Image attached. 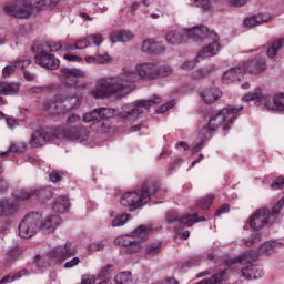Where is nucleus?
<instances>
[{
	"mask_svg": "<svg viewBox=\"0 0 284 284\" xmlns=\"http://www.w3.org/2000/svg\"><path fill=\"white\" fill-rule=\"evenodd\" d=\"M139 81L136 68L124 67L116 77L102 78L97 82L95 99H112V97H125L134 90V83Z\"/></svg>",
	"mask_w": 284,
	"mask_h": 284,
	"instance_id": "1",
	"label": "nucleus"
},
{
	"mask_svg": "<svg viewBox=\"0 0 284 284\" xmlns=\"http://www.w3.org/2000/svg\"><path fill=\"white\" fill-rule=\"evenodd\" d=\"M161 186L158 182L146 180L142 183L141 190L125 192L120 197V203L123 207H129V212H134L143 205H148L152 200L153 194H159Z\"/></svg>",
	"mask_w": 284,
	"mask_h": 284,
	"instance_id": "2",
	"label": "nucleus"
},
{
	"mask_svg": "<svg viewBox=\"0 0 284 284\" xmlns=\"http://www.w3.org/2000/svg\"><path fill=\"white\" fill-rule=\"evenodd\" d=\"M186 37L189 39H212L213 42L204 47L195 58L196 63L203 61V59H211V57H216L219 50H221V44H219V36L214 31H210L207 27L200 26L193 27L185 30Z\"/></svg>",
	"mask_w": 284,
	"mask_h": 284,
	"instance_id": "3",
	"label": "nucleus"
},
{
	"mask_svg": "<svg viewBox=\"0 0 284 284\" xmlns=\"http://www.w3.org/2000/svg\"><path fill=\"white\" fill-rule=\"evenodd\" d=\"M71 256H74V248H72L70 243H65L62 246L53 248L48 255H37L34 264L39 268H45L54 265V263H65Z\"/></svg>",
	"mask_w": 284,
	"mask_h": 284,
	"instance_id": "4",
	"label": "nucleus"
},
{
	"mask_svg": "<svg viewBox=\"0 0 284 284\" xmlns=\"http://www.w3.org/2000/svg\"><path fill=\"white\" fill-rule=\"evenodd\" d=\"M158 103H161V97L153 95V98L149 100H138L132 104H124L119 111V119H121L123 123L136 121L139 115L143 114V110H150L152 105H158Z\"/></svg>",
	"mask_w": 284,
	"mask_h": 284,
	"instance_id": "5",
	"label": "nucleus"
},
{
	"mask_svg": "<svg viewBox=\"0 0 284 284\" xmlns=\"http://www.w3.org/2000/svg\"><path fill=\"white\" fill-rule=\"evenodd\" d=\"M83 98L79 94H72L68 90H61L58 94L53 95L50 100V104L54 105L55 114H65L70 110H77L81 106Z\"/></svg>",
	"mask_w": 284,
	"mask_h": 284,
	"instance_id": "6",
	"label": "nucleus"
},
{
	"mask_svg": "<svg viewBox=\"0 0 284 284\" xmlns=\"http://www.w3.org/2000/svg\"><path fill=\"white\" fill-rule=\"evenodd\" d=\"M284 206V197H282L273 207L272 211L267 209H260L250 219V226L252 230L258 232L263 230L266 225H272L278 219L281 211Z\"/></svg>",
	"mask_w": 284,
	"mask_h": 284,
	"instance_id": "7",
	"label": "nucleus"
},
{
	"mask_svg": "<svg viewBox=\"0 0 284 284\" xmlns=\"http://www.w3.org/2000/svg\"><path fill=\"white\" fill-rule=\"evenodd\" d=\"M242 101L250 103V101H255V105H264L267 110H278L284 112V94L281 93L272 98L271 95H263L261 91H254L245 94Z\"/></svg>",
	"mask_w": 284,
	"mask_h": 284,
	"instance_id": "8",
	"label": "nucleus"
},
{
	"mask_svg": "<svg viewBox=\"0 0 284 284\" xmlns=\"http://www.w3.org/2000/svg\"><path fill=\"white\" fill-rule=\"evenodd\" d=\"M243 110V105L240 106H232L229 105L222 110H220L217 113H214L210 121H209V128L211 130H219L223 123L224 130H230L232 123H234V120L236 119V114Z\"/></svg>",
	"mask_w": 284,
	"mask_h": 284,
	"instance_id": "9",
	"label": "nucleus"
},
{
	"mask_svg": "<svg viewBox=\"0 0 284 284\" xmlns=\"http://www.w3.org/2000/svg\"><path fill=\"white\" fill-rule=\"evenodd\" d=\"M3 12L16 19H29L34 12V6L29 0H16L3 8Z\"/></svg>",
	"mask_w": 284,
	"mask_h": 284,
	"instance_id": "10",
	"label": "nucleus"
},
{
	"mask_svg": "<svg viewBox=\"0 0 284 284\" xmlns=\"http://www.w3.org/2000/svg\"><path fill=\"white\" fill-rule=\"evenodd\" d=\"M43 215L39 212H32L24 216L19 224V235L22 239H32L34 234L40 230L39 223Z\"/></svg>",
	"mask_w": 284,
	"mask_h": 284,
	"instance_id": "11",
	"label": "nucleus"
},
{
	"mask_svg": "<svg viewBox=\"0 0 284 284\" xmlns=\"http://www.w3.org/2000/svg\"><path fill=\"white\" fill-rule=\"evenodd\" d=\"M62 77L67 88H77L83 90L85 88V72L80 69H62Z\"/></svg>",
	"mask_w": 284,
	"mask_h": 284,
	"instance_id": "12",
	"label": "nucleus"
},
{
	"mask_svg": "<svg viewBox=\"0 0 284 284\" xmlns=\"http://www.w3.org/2000/svg\"><path fill=\"white\" fill-rule=\"evenodd\" d=\"M37 50V54L34 55L37 65H40L45 70H57L59 65H61L59 59H57L54 54L40 47V44H38Z\"/></svg>",
	"mask_w": 284,
	"mask_h": 284,
	"instance_id": "13",
	"label": "nucleus"
},
{
	"mask_svg": "<svg viewBox=\"0 0 284 284\" xmlns=\"http://www.w3.org/2000/svg\"><path fill=\"white\" fill-rule=\"evenodd\" d=\"M103 43V36L101 33H93L87 36L83 39L77 40L74 44L69 47H64V50H85V48H91V45L95 47V54L99 52V45Z\"/></svg>",
	"mask_w": 284,
	"mask_h": 284,
	"instance_id": "14",
	"label": "nucleus"
},
{
	"mask_svg": "<svg viewBox=\"0 0 284 284\" xmlns=\"http://www.w3.org/2000/svg\"><path fill=\"white\" fill-rule=\"evenodd\" d=\"M165 221L169 224L176 223L178 221L181 227H192L194 223H201V221H205V217L199 219V214L194 213L187 214L179 219V213H176L175 211H170L165 216Z\"/></svg>",
	"mask_w": 284,
	"mask_h": 284,
	"instance_id": "15",
	"label": "nucleus"
},
{
	"mask_svg": "<svg viewBox=\"0 0 284 284\" xmlns=\"http://www.w3.org/2000/svg\"><path fill=\"white\" fill-rule=\"evenodd\" d=\"M55 138L57 133L54 132V129H40L31 135L30 145L32 148H43L45 143L54 141Z\"/></svg>",
	"mask_w": 284,
	"mask_h": 284,
	"instance_id": "16",
	"label": "nucleus"
},
{
	"mask_svg": "<svg viewBox=\"0 0 284 284\" xmlns=\"http://www.w3.org/2000/svg\"><path fill=\"white\" fill-rule=\"evenodd\" d=\"M114 115V109L99 108L83 115L84 123H101L103 119H111Z\"/></svg>",
	"mask_w": 284,
	"mask_h": 284,
	"instance_id": "17",
	"label": "nucleus"
},
{
	"mask_svg": "<svg viewBox=\"0 0 284 284\" xmlns=\"http://www.w3.org/2000/svg\"><path fill=\"white\" fill-rule=\"evenodd\" d=\"M135 72L139 81H141V79L152 80L159 77V69H156L154 63L136 64Z\"/></svg>",
	"mask_w": 284,
	"mask_h": 284,
	"instance_id": "18",
	"label": "nucleus"
},
{
	"mask_svg": "<svg viewBox=\"0 0 284 284\" xmlns=\"http://www.w3.org/2000/svg\"><path fill=\"white\" fill-rule=\"evenodd\" d=\"M64 139H68L69 141H88L90 139V130L83 126H73L69 130H65L63 132Z\"/></svg>",
	"mask_w": 284,
	"mask_h": 284,
	"instance_id": "19",
	"label": "nucleus"
},
{
	"mask_svg": "<svg viewBox=\"0 0 284 284\" xmlns=\"http://www.w3.org/2000/svg\"><path fill=\"white\" fill-rule=\"evenodd\" d=\"M265 68V59L256 57L253 60L244 62L242 70H244V72H250L251 74H258V72H264Z\"/></svg>",
	"mask_w": 284,
	"mask_h": 284,
	"instance_id": "20",
	"label": "nucleus"
},
{
	"mask_svg": "<svg viewBox=\"0 0 284 284\" xmlns=\"http://www.w3.org/2000/svg\"><path fill=\"white\" fill-rule=\"evenodd\" d=\"M61 225V217L58 215H51L44 221L39 223L40 230L43 234H52Z\"/></svg>",
	"mask_w": 284,
	"mask_h": 284,
	"instance_id": "21",
	"label": "nucleus"
},
{
	"mask_svg": "<svg viewBox=\"0 0 284 284\" xmlns=\"http://www.w3.org/2000/svg\"><path fill=\"white\" fill-rule=\"evenodd\" d=\"M243 278L253 281L263 276V267L258 265H247L241 270Z\"/></svg>",
	"mask_w": 284,
	"mask_h": 284,
	"instance_id": "22",
	"label": "nucleus"
},
{
	"mask_svg": "<svg viewBox=\"0 0 284 284\" xmlns=\"http://www.w3.org/2000/svg\"><path fill=\"white\" fill-rule=\"evenodd\" d=\"M142 52H146V54H163L165 47L154 40H145L142 43Z\"/></svg>",
	"mask_w": 284,
	"mask_h": 284,
	"instance_id": "23",
	"label": "nucleus"
},
{
	"mask_svg": "<svg viewBox=\"0 0 284 284\" xmlns=\"http://www.w3.org/2000/svg\"><path fill=\"white\" fill-rule=\"evenodd\" d=\"M109 39L111 43H125L134 39V33L125 30L113 31L110 33Z\"/></svg>",
	"mask_w": 284,
	"mask_h": 284,
	"instance_id": "24",
	"label": "nucleus"
},
{
	"mask_svg": "<svg viewBox=\"0 0 284 284\" xmlns=\"http://www.w3.org/2000/svg\"><path fill=\"white\" fill-rule=\"evenodd\" d=\"M201 99L206 103L207 105L214 103V101H219L221 97H223V93L217 88H210L205 89L201 94Z\"/></svg>",
	"mask_w": 284,
	"mask_h": 284,
	"instance_id": "25",
	"label": "nucleus"
},
{
	"mask_svg": "<svg viewBox=\"0 0 284 284\" xmlns=\"http://www.w3.org/2000/svg\"><path fill=\"white\" fill-rule=\"evenodd\" d=\"M256 261H258V255L252 251H248L233 260H230L229 265H236V263H240V265H247Z\"/></svg>",
	"mask_w": 284,
	"mask_h": 284,
	"instance_id": "26",
	"label": "nucleus"
},
{
	"mask_svg": "<svg viewBox=\"0 0 284 284\" xmlns=\"http://www.w3.org/2000/svg\"><path fill=\"white\" fill-rule=\"evenodd\" d=\"M17 210H19V206L14 201L8 199L0 200V216H12Z\"/></svg>",
	"mask_w": 284,
	"mask_h": 284,
	"instance_id": "27",
	"label": "nucleus"
},
{
	"mask_svg": "<svg viewBox=\"0 0 284 284\" xmlns=\"http://www.w3.org/2000/svg\"><path fill=\"white\" fill-rule=\"evenodd\" d=\"M243 67H235L224 72L222 77L223 83H234V81H239L241 77L243 75Z\"/></svg>",
	"mask_w": 284,
	"mask_h": 284,
	"instance_id": "28",
	"label": "nucleus"
},
{
	"mask_svg": "<svg viewBox=\"0 0 284 284\" xmlns=\"http://www.w3.org/2000/svg\"><path fill=\"white\" fill-rule=\"evenodd\" d=\"M283 45H284L283 38L268 42V49L266 50V57H268V59H274V57H276V54H278V50H281V48H283Z\"/></svg>",
	"mask_w": 284,
	"mask_h": 284,
	"instance_id": "29",
	"label": "nucleus"
},
{
	"mask_svg": "<svg viewBox=\"0 0 284 284\" xmlns=\"http://www.w3.org/2000/svg\"><path fill=\"white\" fill-rule=\"evenodd\" d=\"M19 92V84L14 82H0V94L10 97Z\"/></svg>",
	"mask_w": 284,
	"mask_h": 284,
	"instance_id": "30",
	"label": "nucleus"
},
{
	"mask_svg": "<svg viewBox=\"0 0 284 284\" xmlns=\"http://www.w3.org/2000/svg\"><path fill=\"white\" fill-rule=\"evenodd\" d=\"M37 187L20 189L13 193L16 201H28L36 196Z\"/></svg>",
	"mask_w": 284,
	"mask_h": 284,
	"instance_id": "31",
	"label": "nucleus"
},
{
	"mask_svg": "<svg viewBox=\"0 0 284 284\" xmlns=\"http://www.w3.org/2000/svg\"><path fill=\"white\" fill-rule=\"evenodd\" d=\"M69 207L70 201L63 195L55 199L53 203V212H58V214H63L64 212H68Z\"/></svg>",
	"mask_w": 284,
	"mask_h": 284,
	"instance_id": "32",
	"label": "nucleus"
},
{
	"mask_svg": "<svg viewBox=\"0 0 284 284\" xmlns=\"http://www.w3.org/2000/svg\"><path fill=\"white\" fill-rule=\"evenodd\" d=\"M162 245L163 242L149 243L145 246H143L142 252L144 256H156L161 254Z\"/></svg>",
	"mask_w": 284,
	"mask_h": 284,
	"instance_id": "33",
	"label": "nucleus"
},
{
	"mask_svg": "<svg viewBox=\"0 0 284 284\" xmlns=\"http://www.w3.org/2000/svg\"><path fill=\"white\" fill-rule=\"evenodd\" d=\"M165 41L169 45H181L183 43V32L176 30L170 31L165 36Z\"/></svg>",
	"mask_w": 284,
	"mask_h": 284,
	"instance_id": "34",
	"label": "nucleus"
},
{
	"mask_svg": "<svg viewBox=\"0 0 284 284\" xmlns=\"http://www.w3.org/2000/svg\"><path fill=\"white\" fill-rule=\"evenodd\" d=\"M39 47L50 53V52H59L61 48H65L67 45H63L61 41L59 42L49 41V42L40 43Z\"/></svg>",
	"mask_w": 284,
	"mask_h": 284,
	"instance_id": "35",
	"label": "nucleus"
},
{
	"mask_svg": "<svg viewBox=\"0 0 284 284\" xmlns=\"http://www.w3.org/2000/svg\"><path fill=\"white\" fill-rule=\"evenodd\" d=\"M94 54H97V57L88 55L84 58L87 63H101L102 65H105V63H110V55H101L98 54L97 51H94Z\"/></svg>",
	"mask_w": 284,
	"mask_h": 284,
	"instance_id": "36",
	"label": "nucleus"
},
{
	"mask_svg": "<svg viewBox=\"0 0 284 284\" xmlns=\"http://www.w3.org/2000/svg\"><path fill=\"white\" fill-rule=\"evenodd\" d=\"M59 3V0H39L36 2V10H52V8H55V6Z\"/></svg>",
	"mask_w": 284,
	"mask_h": 284,
	"instance_id": "37",
	"label": "nucleus"
},
{
	"mask_svg": "<svg viewBox=\"0 0 284 284\" xmlns=\"http://www.w3.org/2000/svg\"><path fill=\"white\" fill-rule=\"evenodd\" d=\"M114 271V265L108 264L106 266L102 267V270L99 273V280L100 282L98 284H106L108 281H110V272Z\"/></svg>",
	"mask_w": 284,
	"mask_h": 284,
	"instance_id": "38",
	"label": "nucleus"
},
{
	"mask_svg": "<svg viewBox=\"0 0 284 284\" xmlns=\"http://www.w3.org/2000/svg\"><path fill=\"white\" fill-rule=\"evenodd\" d=\"M30 273L27 268H22L18 273L13 275H6L1 281L0 284H6V283H12L13 281H17L21 278V276H28Z\"/></svg>",
	"mask_w": 284,
	"mask_h": 284,
	"instance_id": "39",
	"label": "nucleus"
},
{
	"mask_svg": "<svg viewBox=\"0 0 284 284\" xmlns=\"http://www.w3.org/2000/svg\"><path fill=\"white\" fill-rule=\"evenodd\" d=\"M36 196L40 199V201H48V199H52V189L50 187H36Z\"/></svg>",
	"mask_w": 284,
	"mask_h": 284,
	"instance_id": "40",
	"label": "nucleus"
},
{
	"mask_svg": "<svg viewBox=\"0 0 284 284\" xmlns=\"http://www.w3.org/2000/svg\"><path fill=\"white\" fill-rule=\"evenodd\" d=\"M26 143H12L8 151L0 153V156H8L9 152H16L17 154H21L26 152Z\"/></svg>",
	"mask_w": 284,
	"mask_h": 284,
	"instance_id": "41",
	"label": "nucleus"
},
{
	"mask_svg": "<svg viewBox=\"0 0 284 284\" xmlns=\"http://www.w3.org/2000/svg\"><path fill=\"white\" fill-rule=\"evenodd\" d=\"M116 245H120L121 247H132L138 246L139 243L134 241V237L130 236H123L115 240Z\"/></svg>",
	"mask_w": 284,
	"mask_h": 284,
	"instance_id": "42",
	"label": "nucleus"
},
{
	"mask_svg": "<svg viewBox=\"0 0 284 284\" xmlns=\"http://www.w3.org/2000/svg\"><path fill=\"white\" fill-rule=\"evenodd\" d=\"M19 258V246H14L13 248L9 250L7 257L4 258L6 265H12L14 261Z\"/></svg>",
	"mask_w": 284,
	"mask_h": 284,
	"instance_id": "43",
	"label": "nucleus"
},
{
	"mask_svg": "<svg viewBox=\"0 0 284 284\" xmlns=\"http://www.w3.org/2000/svg\"><path fill=\"white\" fill-rule=\"evenodd\" d=\"M114 281L116 284H128L130 281H132V273L121 272L115 275Z\"/></svg>",
	"mask_w": 284,
	"mask_h": 284,
	"instance_id": "44",
	"label": "nucleus"
},
{
	"mask_svg": "<svg viewBox=\"0 0 284 284\" xmlns=\"http://www.w3.org/2000/svg\"><path fill=\"white\" fill-rule=\"evenodd\" d=\"M214 202V194H209L197 202L200 210H210V205Z\"/></svg>",
	"mask_w": 284,
	"mask_h": 284,
	"instance_id": "45",
	"label": "nucleus"
},
{
	"mask_svg": "<svg viewBox=\"0 0 284 284\" xmlns=\"http://www.w3.org/2000/svg\"><path fill=\"white\" fill-rule=\"evenodd\" d=\"M130 221V214H122L112 221V227H121Z\"/></svg>",
	"mask_w": 284,
	"mask_h": 284,
	"instance_id": "46",
	"label": "nucleus"
},
{
	"mask_svg": "<svg viewBox=\"0 0 284 284\" xmlns=\"http://www.w3.org/2000/svg\"><path fill=\"white\" fill-rule=\"evenodd\" d=\"M213 71V68H204L195 73L194 79H196L197 81H202V79H207V77H210Z\"/></svg>",
	"mask_w": 284,
	"mask_h": 284,
	"instance_id": "47",
	"label": "nucleus"
},
{
	"mask_svg": "<svg viewBox=\"0 0 284 284\" xmlns=\"http://www.w3.org/2000/svg\"><path fill=\"white\" fill-rule=\"evenodd\" d=\"M196 8H202L204 12H210L212 10V3L210 0H193Z\"/></svg>",
	"mask_w": 284,
	"mask_h": 284,
	"instance_id": "48",
	"label": "nucleus"
},
{
	"mask_svg": "<svg viewBox=\"0 0 284 284\" xmlns=\"http://www.w3.org/2000/svg\"><path fill=\"white\" fill-rule=\"evenodd\" d=\"M212 132H214V130L210 128V124L202 128L200 131V139H202V141H210V139H212Z\"/></svg>",
	"mask_w": 284,
	"mask_h": 284,
	"instance_id": "49",
	"label": "nucleus"
},
{
	"mask_svg": "<svg viewBox=\"0 0 284 284\" xmlns=\"http://www.w3.org/2000/svg\"><path fill=\"white\" fill-rule=\"evenodd\" d=\"M17 68H19V62H13L10 65L4 67L2 70L4 79H8V77L14 74V70H17Z\"/></svg>",
	"mask_w": 284,
	"mask_h": 284,
	"instance_id": "50",
	"label": "nucleus"
},
{
	"mask_svg": "<svg viewBox=\"0 0 284 284\" xmlns=\"http://www.w3.org/2000/svg\"><path fill=\"white\" fill-rule=\"evenodd\" d=\"M244 26L245 28H256L257 26H261V24L258 22L257 16H252L244 20Z\"/></svg>",
	"mask_w": 284,
	"mask_h": 284,
	"instance_id": "51",
	"label": "nucleus"
},
{
	"mask_svg": "<svg viewBox=\"0 0 284 284\" xmlns=\"http://www.w3.org/2000/svg\"><path fill=\"white\" fill-rule=\"evenodd\" d=\"M150 232L145 225H140L138 229L134 230L133 234L134 236H138V239H144L145 235Z\"/></svg>",
	"mask_w": 284,
	"mask_h": 284,
	"instance_id": "52",
	"label": "nucleus"
},
{
	"mask_svg": "<svg viewBox=\"0 0 284 284\" xmlns=\"http://www.w3.org/2000/svg\"><path fill=\"white\" fill-rule=\"evenodd\" d=\"M283 187H284V178L283 176L276 178L273 181V183L271 184L272 190H283Z\"/></svg>",
	"mask_w": 284,
	"mask_h": 284,
	"instance_id": "53",
	"label": "nucleus"
},
{
	"mask_svg": "<svg viewBox=\"0 0 284 284\" xmlns=\"http://www.w3.org/2000/svg\"><path fill=\"white\" fill-rule=\"evenodd\" d=\"M256 17L260 26H263V23H270V21H272V16H270V13H258Z\"/></svg>",
	"mask_w": 284,
	"mask_h": 284,
	"instance_id": "54",
	"label": "nucleus"
},
{
	"mask_svg": "<svg viewBox=\"0 0 284 284\" xmlns=\"http://www.w3.org/2000/svg\"><path fill=\"white\" fill-rule=\"evenodd\" d=\"M276 242H266L263 246H262V251L265 252V254H272L274 252V248L276 247Z\"/></svg>",
	"mask_w": 284,
	"mask_h": 284,
	"instance_id": "55",
	"label": "nucleus"
},
{
	"mask_svg": "<svg viewBox=\"0 0 284 284\" xmlns=\"http://www.w3.org/2000/svg\"><path fill=\"white\" fill-rule=\"evenodd\" d=\"M258 241H261V233H253L251 239L245 241V245L250 247V245H254V243H258Z\"/></svg>",
	"mask_w": 284,
	"mask_h": 284,
	"instance_id": "56",
	"label": "nucleus"
},
{
	"mask_svg": "<svg viewBox=\"0 0 284 284\" xmlns=\"http://www.w3.org/2000/svg\"><path fill=\"white\" fill-rule=\"evenodd\" d=\"M61 176L62 174L59 171H51L49 174L51 183H59V181H61Z\"/></svg>",
	"mask_w": 284,
	"mask_h": 284,
	"instance_id": "57",
	"label": "nucleus"
},
{
	"mask_svg": "<svg viewBox=\"0 0 284 284\" xmlns=\"http://www.w3.org/2000/svg\"><path fill=\"white\" fill-rule=\"evenodd\" d=\"M172 74V68L170 67H162L158 69V77H170Z\"/></svg>",
	"mask_w": 284,
	"mask_h": 284,
	"instance_id": "58",
	"label": "nucleus"
},
{
	"mask_svg": "<svg viewBox=\"0 0 284 284\" xmlns=\"http://www.w3.org/2000/svg\"><path fill=\"white\" fill-rule=\"evenodd\" d=\"M79 263H81V260H79V257H73L64 264V270H71V267H77Z\"/></svg>",
	"mask_w": 284,
	"mask_h": 284,
	"instance_id": "59",
	"label": "nucleus"
},
{
	"mask_svg": "<svg viewBox=\"0 0 284 284\" xmlns=\"http://www.w3.org/2000/svg\"><path fill=\"white\" fill-rule=\"evenodd\" d=\"M173 105H174V100L168 102L166 104L161 105V106L158 109L159 114H164V112H168V110H170L171 108H173Z\"/></svg>",
	"mask_w": 284,
	"mask_h": 284,
	"instance_id": "60",
	"label": "nucleus"
},
{
	"mask_svg": "<svg viewBox=\"0 0 284 284\" xmlns=\"http://www.w3.org/2000/svg\"><path fill=\"white\" fill-rule=\"evenodd\" d=\"M105 247V244L103 243V241H99V242H94L93 244H91L90 248L93 252H101V250H103Z\"/></svg>",
	"mask_w": 284,
	"mask_h": 284,
	"instance_id": "61",
	"label": "nucleus"
},
{
	"mask_svg": "<svg viewBox=\"0 0 284 284\" xmlns=\"http://www.w3.org/2000/svg\"><path fill=\"white\" fill-rule=\"evenodd\" d=\"M81 121V116L77 114H71L67 119V125H74V123H79Z\"/></svg>",
	"mask_w": 284,
	"mask_h": 284,
	"instance_id": "62",
	"label": "nucleus"
},
{
	"mask_svg": "<svg viewBox=\"0 0 284 284\" xmlns=\"http://www.w3.org/2000/svg\"><path fill=\"white\" fill-rule=\"evenodd\" d=\"M229 3L233 8H242V6H245V3H247V0H229Z\"/></svg>",
	"mask_w": 284,
	"mask_h": 284,
	"instance_id": "63",
	"label": "nucleus"
},
{
	"mask_svg": "<svg viewBox=\"0 0 284 284\" xmlns=\"http://www.w3.org/2000/svg\"><path fill=\"white\" fill-rule=\"evenodd\" d=\"M227 212H230V205L224 204L214 213V216H221V214H227Z\"/></svg>",
	"mask_w": 284,
	"mask_h": 284,
	"instance_id": "64",
	"label": "nucleus"
}]
</instances>
